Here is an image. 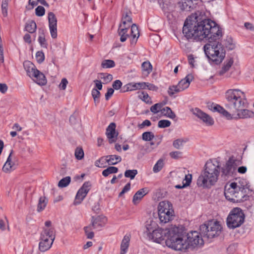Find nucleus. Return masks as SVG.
<instances>
[{
  "label": "nucleus",
  "instance_id": "9",
  "mask_svg": "<svg viewBox=\"0 0 254 254\" xmlns=\"http://www.w3.org/2000/svg\"><path fill=\"white\" fill-rule=\"evenodd\" d=\"M245 219V215L242 210L239 207L234 208L227 218V225L230 229H235L244 223Z\"/></svg>",
  "mask_w": 254,
  "mask_h": 254
},
{
  "label": "nucleus",
  "instance_id": "60",
  "mask_svg": "<svg viewBox=\"0 0 254 254\" xmlns=\"http://www.w3.org/2000/svg\"><path fill=\"white\" fill-rule=\"evenodd\" d=\"M114 92V90L113 88H110L108 89L107 93L105 94V98L106 100H109V99L112 96Z\"/></svg>",
  "mask_w": 254,
  "mask_h": 254
},
{
  "label": "nucleus",
  "instance_id": "31",
  "mask_svg": "<svg viewBox=\"0 0 254 254\" xmlns=\"http://www.w3.org/2000/svg\"><path fill=\"white\" fill-rule=\"evenodd\" d=\"M48 199L44 196L40 197L37 205V211L40 212L43 211L47 206Z\"/></svg>",
  "mask_w": 254,
  "mask_h": 254
},
{
  "label": "nucleus",
  "instance_id": "8",
  "mask_svg": "<svg viewBox=\"0 0 254 254\" xmlns=\"http://www.w3.org/2000/svg\"><path fill=\"white\" fill-rule=\"evenodd\" d=\"M222 227L217 221L211 220L200 226L199 230L201 237L211 239L220 233Z\"/></svg>",
  "mask_w": 254,
  "mask_h": 254
},
{
  "label": "nucleus",
  "instance_id": "55",
  "mask_svg": "<svg viewBox=\"0 0 254 254\" xmlns=\"http://www.w3.org/2000/svg\"><path fill=\"white\" fill-rule=\"evenodd\" d=\"M192 176L191 174L186 175L185 179L183 181V183L185 184V186H189L191 181Z\"/></svg>",
  "mask_w": 254,
  "mask_h": 254
},
{
  "label": "nucleus",
  "instance_id": "18",
  "mask_svg": "<svg viewBox=\"0 0 254 254\" xmlns=\"http://www.w3.org/2000/svg\"><path fill=\"white\" fill-rule=\"evenodd\" d=\"M13 150L11 151L6 161L3 165L2 170L5 173H10L12 171L16 169L17 165L15 163L14 160H12V154Z\"/></svg>",
  "mask_w": 254,
  "mask_h": 254
},
{
  "label": "nucleus",
  "instance_id": "30",
  "mask_svg": "<svg viewBox=\"0 0 254 254\" xmlns=\"http://www.w3.org/2000/svg\"><path fill=\"white\" fill-rule=\"evenodd\" d=\"M233 64V60L230 59L224 63V65L221 69L219 71V75H223L225 73L228 71Z\"/></svg>",
  "mask_w": 254,
  "mask_h": 254
},
{
  "label": "nucleus",
  "instance_id": "19",
  "mask_svg": "<svg viewBox=\"0 0 254 254\" xmlns=\"http://www.w3.org/2000/svg\"><path fill=\"white\" fill-rule=\"evenodd\" d=\"M233 113L234 119H247L249 118H253L254 117V113L250 110L245 109V108H241V109L238 110L236 112H234Z\"/></svg>",
  "mask_w": 254,
  "mask_h": 254
},
{
  "label": "nucleus",
  "instance_id": "11",
  "mask_svg": "<svg viewBox=\"0 0 254 254\" xmlns=\"http://www.w3.org/2000/svg\"><path fill=\"white\" fill-rule=\"evenodd\" d=\"M159 218L161 223H166L173 219L174 211L172 204L168 201H162L158 206Z\"/></svg>",
  "mask_w": 254,
  "mask_h": 254
},
{
  "label": "nucleus",
  "instance_id": "26",
  "mask_svg": "<svg viewBox=\"0 0 254 254\" xmlns=\"http://www.w3.org/2000/svg\"><path fill=\"white\" fill-rule=\"evenodd\" d=\"M139 36V32L138 27L135 24H133L131 27V40L130 41L131 44H135Z\"/></svg>",
  "mask_w": 254,
  "mask_h": 254
},
{
  "label": "nucleus",
  "instance_id": "29",
  "mask_svg": "<svg viewBox=\"0 0 254 254\" xmlns=\"http://www.w3.org/2000/svg\"><path fill=\"white\" fill-rule=\"evenodd\" d=\"M130 237L129 236H125L121 245V254H126L129 247Z\"/></svg>",
  "mask_w": 254,
  "mask_h": 254
},
{
  "label": "nucleus",
  "instance_id": "56",
  "mask_svg": "<svg viewBox=\"0 0 254 254\" xmlns=\"http://www.w3.org/2000/svg\"><path fill=\"white\" fill-rule=\"evenodd\" d=\"M182 154L181 152L176 151L170 152L169 155L172 158L178 159L180 157Z\"/></svg>",
  "mask_w": 254,
  "mask_h": 254
},
{
  "label": "nucleus",
  "instance_id": "49",
  "mask_svg": "<svg viewBox=\"0 0 254 254\" xmlns=\"http://www.w3.org/2000/svg\"><path fill=\"white\" fill-rule=\"evenodd\" d=\"M171 122L167 120H162L158 122V127L160 128H165L170 126Z\"/></svg>",
  "mask_w": 254,
  "mask_h": 254
},
{
  "label": "nucleus",
  "instance_id": "41",
  "mask_svg": "<svg viewBox=\"0 0 254 254\" xmlns=\"http://www.w3.org/2000/svg\"><path fill=\"white\" fill-rule=\"evenodd\" d=\"M98 78L104 80L106 83H109L113 79V76L111 74L100 73L98 74Z\"/></svg>",
  "mask_w": 254,
  "mask_h": 254
},
{
  "label": "nucleus",
  "instance_id": "10",
  "mask_svg": "<svg viewBox=\"0 0 254 254\" xmlns=\"http://www.w3.org/2000/svg\"><path fill=\"white\" fill-rule=\"evenodd\" d=\"M55 239V230L54 228H43L41 233L40 242L39 249L42 252L48 251L52 247Z\"/></svg>",
  "mask_w": 254,
  "mask_h": 254
},
{
  "label": "nucleus",
  "instance_id": "2",
  "mask_svg": "<svg viewBox=\"0 0 254 254\" xmlns=\"http://www.w3.org/2000/svg\"><path fill=\"white\" fill-rule=\"evenodd\" d=\"M184 230L181 228L174 227L168 233V238L166 245L175 250L193 249L198 245L203 244L202 237L196 231H191L185 235Z\"/></svg>",
  "mask_w": 254,
  "mask_h": 254
},
{
  "label": "nucleus",
  "instance_id": "45",
  "mask_svg": "<svg viewBox=\"0 0 254 254\" xmlns=\"http://www.w3.org/2000/svg\"><path fill=\"white\" fill-rule=\"evenodd\" d=\"M70 182V177H66L62 179H61L59 183L58 186L60 188H64L66 187L68 185V184Z\"/></svg>",
  "mask_w": 254,
  "mask_h": 254
},
{
  "label": "nucleus",
  "instance_id": "42",
  "mask_svg": "<svg viewBox=\"0 0 254 254\" xmlns=\"http://www.w3.org/2000/svg\"><path fill=\"white\" fill-rule=\"evenodd\" d=\"M137 170L136 169L127 170L125 172V176L126 178H130V180H132L137 174Z\"/></svg>",
  "mask_w": 254,
  "mask_h": 254
},
{
  "label": "nucleus",
  "instance_id": "51",
  "mask_svg": "<svg viewBox=\"0 0 254 254\" xmlns=\"http://www.w3.org/2000/svg\"><path fill=\"white\" fill-rule=\"evenodd\" d=\"M233 113H234V112H230V111H228L224 109L221 114L226 117L227 119L230 120L234 119Z\"/></svg>",
  "mask_w": 254,
  "mask_h": 254
},
{
  "label": "nucleus",
  "instance_id": "50",
  "mask_svg": "<svg viewBox=\"0 0 254 254\" xmlns=\"http://www.w3.org/2000/svg\"><path fill=\"white\" fill-rule=\"evenodd\" d=\"M36 59L39 64L42 63L45 60V55L42 51H38L36 53Z\"/></svg>",
  "mask_w": 254,
  "mask_h": 254
},
{
  "label": "nucleus",
  "instance_id": "28",
  "mask_svg": "<svg viewBox=\"0 0 254 254\" xmlns=\"http://www.w3.org/2000/svg\"><path fill=\"white\" fill-rule=\"evenodd\" d=\"M131 12L130 10L124 11L122 17V23L123 25H128L132 23V18L131 17Z\"/></svg>",
  "mask_w": 254,
  "mask_h": 254
},
{
  "label": "nucleus",
  "instance_id": "46",
  "mask_svg": "<svg viewBox=\"0 0 254 254\" xmlns=\"http://www.w3.org/2000/svg\"><path fill=\"white\" fill-rule=\"evenodd\" d=\"M75 157L77 160H81L84 157V151L82 147H77L75 150Z\"/></svg>",
  "mask_w": 254,
  "mask_h": 254
},
{
  "label": "nucleus",
  "instance_id": "38",
  "mask_svg": "<svg viewBox=\"0 0 254 254\" xmlns=\"http://www.w3.org/2000/svg\"><path fill=\"white\" fill-rule=\"evenodd\" d=\"M182 92L177 85L170 86L168 90V94L171 97H173L175 93Z\"/></svg>",
  "mask_w": 254,
  "mask_h": 254
},
{
  "label": "nucleus",
  "instance_id": "5",
  "mask_svg": "<svg viewBox=\"0 0 254 254\" xmlns=\"http://www.w3.org/2000/svg\"><path fill=\"white\" fill-rule=\"evenodd\" d=\"M226 108L230 112H236L247 107V100L245 93L237 89H229L225 93Z\"/></svg>",
  "mask_w": 254,
  "mask_h": 254
},
{
  "label": "nucleus",
  "instance_id": "7",
  "mask_svg": "<svg viewBox=\"0 0 254 254\" xmlns=\"http://www.w3.org/2000/svg\"><path fill=\"white\" fill-rule=\"evenodd\" d=\"M242 164L241 160L231 156L225 164L220 166L221 177L225 180L234 177L237 174V167Z\"/></svg>",
  "mask_w": 254,
  "mask_h": 254
},
{
  "label": "nucleus",
  "instance_id": "44",
  "mask_svg": "<svg viewBox=\"0 0 254 254\" xmlns=\"http://www.w3.org/2000/svg\"><path fill=\"white\" fill-rule=\"evenodd\" d=\"M91 94H92V97L94 99L95 103L96 104L99 103V98H100V94H101L100 91H98V90H97L96 88H93L92 90Z\"/></svg>",
  "mask_w": 254,
  "mask_h": 254
},
{
  "label": "nucleus",
  "instance_id": "36",
  "mask_svg": "<svg viewBox=\"0 0 254 254\" xmlns=\"http://www.w3.org/2000/svg\"><path fill=\"white\" fill-rule=\"evenodd\" d=\"M164 166V160L163 159H159L153 168V171L155 173L160 172Z\"/></svg>",
  "mask_w": 254,
  "mask_h": 254
},
{
  "label": "nucleus",
  "instance_id": "34",
  "mask_svg": "<svg viewBox=\"0 0 254 254\" xmlns=\"http://www.w3.org/2000/svg\"><path fill=\"white\" fill-rule=\"evenodd\" d=\"M162 113L168 118L174 119L176 117V114L169 107H166L162 109Z\"/></svg>",
  "mask_w": 254,
  "mask_h": 254
},
{
  "label": "nucleus",
  "instance_id": "14",
  "mask_svg": "<svg viewBox=\"0 0 254 254\" xmlns=\"http://www.w3.org/2000/svg\"><path fill=\"white\" fill-rule=\"evenodd\" d=\"M91 186V183L89 181L84 183L82 186L80 188L77 192L75 199L74 201V204H79L83 201L89 192Z\"/></svg>",
  "mask_w": 254,
  "mask_h": 254
},
{
  "label": "nucleus",
  "instance_id": "13",
  "mask_svg": "<svg viewBox=\"0 0 254 254\" xmlns=\"http://www.w3.org/2000/svg\"><path fill=\"white\" fill-rule=\"evenodd\" d=\"M107 219L104 216L101 215L96 216H92L91 219V223L87 226L84 227L85 235L88 239H92L94 233L93 229L100 230L104 227L106 223Z\"/></svg>",
  "mask_w": 254,
  "mask_h": 254
},
{
  "label": "nucleus",
  "instance_id": "37",
  "mask_svg": "<svg viewBox=\"0 0 254 254\" xmlns=\"http://www.w3.org/2000/svg\"><path fill=\"white\" fill-rule=\"evenodd\" d=\"M115 66V63L112 60H103L101 63V66L104 68H109L114 67Z\"/></svg>",
  "mask_w": 254,
  "mask_h": 254
},
{
  "label": "nucleus",
  "instance_id": "12",
  "mask_svg": "<svg viewBox=\"0 0 254 254\" xmlns=\"http://www.w3.org/2000/svg\"><path fill=\"white\" fill-rule=\"evenodd\" d=\"M156 224L152 222L150 224H147L146 225V233L147 234L148 238L153 240V242L160 244L165 238L167 237L166 242L168 238L169 231L171 229H170L168 230L167 232H164V230L162 228L155 229Z\"/></svg>",
  "mask_w": 254,
  "mask_h": 254
},
{
  "label": "nucleus",
  "instance_id": "62",
  "mask_svg": "<svg viewBox=\"0 0 254 254\" xmlns=\"http://www.w3.org/2000/svg\"><path fill=\"white\" fill-rule=\"evenodd\" d=\"M151 125L150 121L148 120H144L141 124L138 125L140 128H142L145 126L149 127Z\"/></svg>",
  "mask_w": 254,
  "mask_h": 254
},
{
  "label": "nucleus",
  "instance_id": "40",
  "mask_svg": "<svg viewBox=\"0 0 254 254\" xmlns=\"http://www.w3.org/2000/svg\"><path fill=\"white\" fill-rule=\"evenodd\" d=\"M187 140L183 138H179L175 140L173 142V146L174 148L180 149L184 145V143L186 142Z\"/></svg>",
  "mask_w": 254,
  "mask_h": 254
},
{
  "label": "nucleus",
  "instance_id": "27",
  "mask_svg": "<svg viewBox=\"0 0 254 254\" xmlns=\"http://www.w3.org/2000/svg\"><path fill=\"white\" fill-rule=\"evenodd\" d=\"M105 158L106 162L110 165H116L122 161L121 157L116 155H107Z\"/></svg>",
  "mask_w": 254,
  "mask_h": 254
},
{
  "label": "nucleus",
  "instance_id": "3",
  "mask_svg": "<svg viewBox=\"0 0 254 254\" xmlns=\"http://www.w3.org/2000/svg\"><path fill=\"white\" fill-rule=\"evenodd\" d=\"M220 175V166L211 161H207L204 169L201 173L197 180V185L204 188H210L218 180Z\"/></svg>",
  "mask_w": 254,
  "mask_h": 254
},
{
  "label": "nucleus",
  "instance_id": "64",
  "mask_svg": "<svg viewBox=\"0 0 254 254\" xmlns=\"http://www.w3.org/2000/svg\"><path fill=\"white\" fill-rule=\"evenodd\" d=\"M244 26L246 28V29L247 30H251L252 31H254V26L251 23L248 22H245L244 23Z\"/></svg>",
  "mask_w": 254,
  "mask_h": 254
},
{
  "label": "nucleus",
  "instance_id": "35",
  "mask_svg": "<svg viewBox=\"0 0 254 254\" xmlns=\"http://www.w3.org/2000/svg\"><path fill=\"white\" fill-rule=\"evenodd\" d=\"M118 171V168L114 166H110L102 172V175L105 177L108 176L110 174H115Z\"/></svg>",
  "mask_w": 254,
  "mask_h": 254
},
{
  "label": "nucleus",
  "instance_id": "59",
  "mask_svg": "<svg viewBox=\"0 0 254 254\" xmlns=\"http://www.w3.org/2000/svg\"><path fill=\"white\" fill-rule=\"evenodd\" d=\"M67 83H68L67 80L65 78H63L62 79L61 82L59 85L60 88L62 90H65L66 87V85H67Z\"/></svg>",
  "mask_w": 254,
  "mask_h": 254
},
{
  "label": "nucleus",
  "instance_id": "21",
  "mask_svg": "<svg viewBox=\"0 0 254 254\" xmlns=\"http://www.w3.org/2000/svg\"><path fill=\"white\" fill-rule=\"evenodd\" d=\"M34 78V81L40 85H44L47 83V79L45 75L38 69L34 72L32 78Z\"/></svg>",
  "mask_w": 254,
  "mask_h": 254
},
{
  "label": "nucleus",
  "instance_id": "61",
  "mask_svg": "<svg viewBox=\"0 0 254 254\" xmlns=\"http://www.w3.org/2000/svg\"><path fill=\"white\" fill-rule=\"evenodd\" d=\"M8 90V87L5 83H0V92L2 94H5Z\"/></svg>",
  "mask_w": 254,
  "mask_h": 254
},
{
  "label": "nucleus",
  "instance_id": "16",
  "mask_svg": "<svg viewBox=\"0 0 254 254\" xmlns=\"http://www.w3.org/2000/svg\"><path fill=\"white\" fill-rule=\"evenodd\" d=\"M116 124L111 123L106 129V135L110 144L116 142L117 140L118 133L116 131Z\"/></svg>",
  "mask_w": 254,
  "mask_h": 254
},
{
  "label": "nucleus",
  "instance_id": "32",
  "mask_svg": "<svg viewBox=\"0 0 254 254\" xmlns=\"http://www.w3.org/2000/svg\"><path fill=\"white\" fill-rule=\"evenodd\" d=\"M141 68L143 74L147 76L151 72L152 66L149 61H146L142 64Z\"/></svg>",
  "mask_w": 254,
  "mask_h": 254
},
{
  "label": "nucleus",
  "instance_id": "63",
  "mask_svg": "<svg viewBox=\"0 0 254 254\" xmlns=\"http://www.w3.org/2000/svg\"><path fill=\"white\" fill-rule=\"evenodd\" d=\"M247 171V168L246 166L238 167L237 169V172L240 174H244Z\"/></svg>",
  "mask_w": 254,
  "mask_h": 254
},
{
  "label": "nucleus",
  "instance_id": "47",
  "mask_svg": "<svg viewBox=\"0 0 254 254\" xmlns=\"http://www.w3.org/2000/svg\"><path fill=\"white\" fill-rule=\"evenodd\" d=\"M38 42L42 47L46 49L47 48L48 43H47L46 40L45 39L43 31H42V33L39 35L38 37Z\"/></svg>",
  "mask_w": 254,
  "mask_h": 254
},
{
  "label": "nucleus",
  "instance_id": "53",
  "mask_svg": "<svg viewBox=\"0 0 254 254\" xmlns=\"http://www.w3.org/2000/svg\"><path fill=\"white\" fill-rule=\"evenodd\" d=\"M45 9L42 6H38L35 9V13L37 16H42L45 14Z\"/></svg>",
  "mask_w": 254,
  "mask_h": 254
},
{
  "label": "nucleus",
  "instance_id": "39",
  "mask_svg": "<svg viewBox=\"0 0 254 254\" xmlns=\"http://www.w3.org/2000/svg\"><path fill=\"white\" fill-rule=\"evenodd\" d=\"M165 104V103H159L154 104L153 106H151L150 108V111L151 112L156 114L158 113L160 111L162 112V108Z\"/></svg>",
  "mask_w": 254,
  "mask_h": 254
},
{
  "label": "nucleus",
  "instance_id": "48",
  "mask_svg": "<svg viewBox=\"0 0 254 254\" xmlns=\"http://www.w3.org/2000/svg\"><path fill=\"white\" fill-rule=\"evenodd\" d=\"M138 97L140 99L146 103L151 104L152 103L151 98L146 92H142L141 93L138 95Z\"/></svg>",
  "mask_w": 254,
  "mask_h": 254
},
{
  "label": "nucleus",
  "instance_id": "4",
  "mask_svg": "<svg viewBox=\"0 0 254 254\" xmlns=\"http://www.w3.org/2000/svg\"><path fill=\"white\" fill-rule=\"evenodd\" d=\"M226 108L230 112H236L247 107V100L245 93L237 89H229L225 93Z\"/></svg>",
  "mask_w": 254,
  "mask_h": 254
},
{
  "label": "nucleus",
  "instance_id": "57",
  "mask_svg": "<svg viewBox=\"0 0 254 254\" xmlns=\"http://www.w3.org/2000/svg\"><path fill=\"white\" fill-rule=\"evenodd\" d=\"M130 189V183H127L121 192L119 193V196L121 197L125 193L128 191Z\"/></svg>",
  "mask_w": 254,
  "mask_h": 254
},
{
  "label": "nucleus",
  "instance_id": "23",
  "mask_svg": "<svg viewBox=\"0 0 254 254\" xmlns=\"http://www.w3.org/2000/svg\"><path fill=\"white\" fill-rule=\"evenodd\" d=\"M130 27L129 25H123L122 24H120L118 29V34L121 36L120 41L124 42L126 41L127 38L129 37V35L127 34L128 29Z\"/></svg>",
  "mask_w": 254,
  "mask_h": 254
},
{
  "label": "nucleus",
  "instance_id": "25",
  "mask_svg": "<svg viewBox=\"0 0 254 254\" xmlns=\"http://www.w3.org/2000/svg\"><path fill=\"white\" fill-rule=\"evenodd\" d=\"M147 188H142L136 191L133 196V203L134 204L138 203L143 197L147 193Z\"/></svg>",
  "mask_w": 254,
  "mask_h": 254
},
{
  "label": "nucleus",
  "instance_id": "17",
  "mask_svg": "<svg viewBox=\"0 0 254 254\" xmlns=\"http://www.w3.org/2000/svg\"><path fill=\"white\" fill-rule=\"evenodd\" d=\"M194 114L201 119L207 126H210L214 124L213 119L208 114L203 112L198 108H195Z\"/></svg>",
  "mask_w": 254,
  "mask_h": 254
},
{
  "label": "nucleus",
  "instance_id": "24",
  "mask_svg": "<svg viewBox=\"0 0 254 254\" xmlns=\"http://www.w3.org/2000/svg\"><path fill=\"white\" fill-rule=\"evenodd\" d=\"M23 66L27 72V74L30 77L32 78L34 72L37 69L35 66L30 61H27L23 63Z\"/></svg>",
  "mask_w": 254,
  "mask_h": 254
},
{
  "label": "nucleus",
  "instance_id": "20",
  "mask_svg": "<svg viewBox=\"0 0 254 254\" xmlns=\"http://www.w3.org/2000/svg\"><path fill=\"white\" fill-rule=\"evenodd\" d=\"M198 0H180L178 4L181 10L190 11L195 7Z\"/></svg>",
  "mask_w": 254,
  "mask_h": 254
},
{
  "label": "nucleus",
  "instance_id": "6",
  "mask_svg": "<svg viewBox=\"0 0 254 254\" xmlns=\"http://www.w3.org/2000/svg\"><path fill=\"white\" fill-rule=\"evenodd\" d=\"M224 195L227 200L233 202L244 201L249 197L247 194V188L244 186L238 185L235 182L225 187Z\"/></svg>",
  "mask_w": 254,
  "mask_h": 254
},
{
  "label": "nucleus",
  "instance_id": "58",
  "mask_svg": "<svg viewBox=\"0 0 254 254\" xmlns=\"http://www.w3.org/2000/svg\"><path fill=\"white\" fill-rule=\"evenodd\" d=\"M122 85V82L120 80H116L114 81L112 86L115 90L119 89Z\"/></svg>",
  "mask_w": 254,
  "mask_h": 254
},
{
  "label": "nucleus",
  "instance_id": "33",
  "mask_svg": "<svg viewBox=\"0 0 254 254\" xmlns=\"http://www.w3.org/2000/svg\"><path fill=\"white\" fill-rule=\"evenodd\" d=\"M37 28V25L34 21L31 20L26 24L25 29L30 33H34Z\"/></svg>",
  "mask_w": 254,
  "mask_h": 254
},
{
  "label": "nucleus",
  "instance_id": "54",
  "mask_svg": "<svg viewBox=\"0 0 254 254\" xmlns=\"http://www.w3.org/2000/svg\"><path fill=\"white\" fill-rule=\"evenodd\" d=\"M138 83H130L127 85V91H133L138 89Z\"/></svg>",
  "mask_w": 254,
  "mask_h": 254
},
{
  "label": "nucleus",
  "instance_id": "1",
  "mask_svg": "<svg viewBox=\"0 0 254 254\" xmlns=\"http://www.w3.org/2000/svg\"><path fill=\"white\" fill-rule=\"evenodd\" d=\"M183 33L188 39L201 41L208 38V43L203 47L207 57L216 64L221 63L225 57V50L217 41L222 36L221 28L214 21L206 18L204 12L197 11L185 21Z\"/></svg>",
  "mask_w": 254,
  "mask_h": 254
},
{
  "label": "nucleus",
  "instance_id": "22",
  "mask_svg": "<svg viewBox=\"0 0 254 254\" xmlns=\"http://www.w3.org/2000/svg\"><path fill=\"white\" fill-rule=\"evenodd\" d=\"M193 79V75L191 74H189L184 79L179 81L177 86L183 91L189 87L190 82Z\"/></svg>",
  "mask_w": 254,
  "mask_h": 254
},
{
  "label": "nucleus",
  "instance_id": "52",
  "mask_svg": "<svg viewBox=\"0 0 254 254\" xmlns=\"http://www.w3.org/2000/svg\"><path fill=\"white\" fill-rule=\"evenodd\" d=\"M7 1L6 0L2 1L1 4V9L2 13L4 17H6L7 15Z\"/></svg>",
  "mask_w": 254,
  "mask_h": 254
},
{
  "label": "nucleus",
  "instance_id": "43",
  "mask_svg": "<svg viewBox=\"0 0 254 254\" xmlns=\"http://www.w3.org/2000/svg\"><path fill=\"white\" fill-rule=\"evenodd\" d=\"M154 137V133L151 131H146L142 133V138L145 141H150Z\"/></svg>",
  "mask_w": 254,
  "mask_h": 254
},
{
  "label": "nucleus",
  "instance_id": "15",
  "mask_svg": "<svg viewBox=\"0 0 254 254\" xmlns=\"http://www.w3.org/2000/svg\"><path fill=\"white\" fill-rule=\"evenodd\" d=\"M49 26L52 37H57V19L55 14L50 12L48 13Z\"/></svg>",
  "mask_w": 254,
  "mask_h": 254
}]
</instances>
